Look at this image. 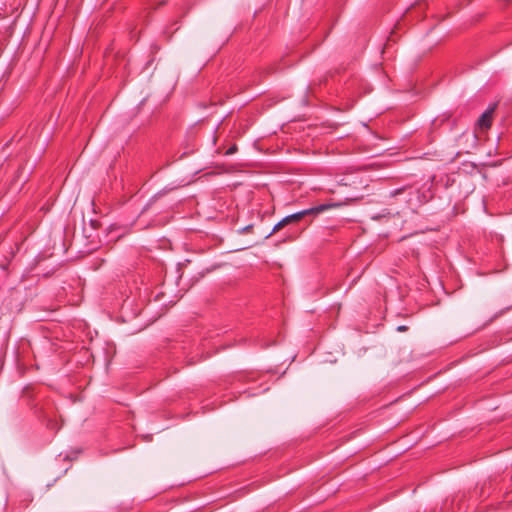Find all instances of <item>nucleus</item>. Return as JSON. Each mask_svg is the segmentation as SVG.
Returning <instances> with one entry per match:
<instances>
[{"label":"nucleus","mask_w":512,"mask_h":512,"mask_svg":"<svg viewBox=\"0 0 512 512\" xmlns=\"http://www.w3.org/2000/svg\"><path fill=\"white\" fill-rule=\"evenodd\" d=\"M333 205L331 204H320V205H317V206H314V207H311V208H308V209H304V210H301L299 212H296L294 214H291V215H288L286 217H284L285 219V222L288 224H291V223H295V222H298L308 216H311V217H316L318 216L320 213L330 209Z\"/></svg>","instance_id":"obj_1"},{"label":"nucleus","mask_w":512,"mask_h":512,"mask_svg":"<svg viewBox=\"0 0 512 512\" xmlns=\"http://www.w3.org/2000/svg\"><path fill=\"white\" fill-rule=\"evenodd\" d=\"M417 195V191L412 186H402L389 192V198L402 197L405 207L410 206V202Z\"/></svg>","instance_id":"obj_2"},{"label":"nucleus","mask_w":512,"mask_h":512,"mask_svg":"<svg viewBox=\"0 0 512 512\" xmlns=\"http://www.w3.org/2000/svg\"><path fill=\"white\" fill-rule=\"evenodd\" d=\"M478 138L475 133L464 131L458 138V145L462 146L460 153H469L471 149L477 146Z\"/></svg>","instance_id":"obj_3"},{"label":"nucleus","mask_w":512,"mask_h":512,"mask_svg":"<svg viewBox=\"0 0 512 512\" xmlns=\"http://www.w3.org/2000/svg\"><path fill=\"white\" fill-rule=\"evenodd\" d=\"M497 107V103H494L488 107V109L480 116L477 121V125L483 129H489L492 125L493 114Z\"/></svg>","instance_id":"obj_4"},{"label":"nucleus","mask_w":512,"mask_h":512,"mask_svg":"<svg viewBox=\"0 0 512 512\" xmlns=\"http://www.w3.org/2000/svg\"><path fill=\"white\" fill-rule=\"evenodd\" d=\"M287 225V223L285 222V219L283 218L282 220H280L277 224H275V226L273 227L272 231L268 234L267 237H270L271 235H273L274 233L278 232L279 230H281L283 227H285Z\"/></svg>","instance_id":"obj_5"},{"label":"nucleus","mask_w":512,"mask_h":512,"mask_svg":"<svg viewBox=\"0 0 512 512\" xmlns=\"http://www.w3.org/2000/svg\"><path fill=\"white\" fill-rule=\"evenodd\" d=\"M237 150H238V147H237V145L234 144L226 150L225 155H232V154L236 153Z\"/></svg>","instance_id":"obj_6"},{"label":"nucleus","mask_w":512,"mask_h":512,"mask_svg":"<svg viewBox=\"0 0 512 512\" xmlns=\"http://www.w3.org/2000/svg\"><path fill=\"white\" fill-rule=\"evenodd\" d=\"M160 196H161V194H160V193H158V194L154 195V196L149 200V202L147 203V205L145 206V209H146L147 207H149L152 203H154V202H155V201H156Z\"/></svg>","instance_id":"obj_7"},{"label":"nucleus","mask_w":512,"mask_h":512,"mask_svg":"<svg viewBox=\"0 0 512 512\" xmlns=\"http://www.w3.org/2000/svg\"><path fill=\"white\" fill-rule=\"evenodd\" d=\"M397 330L400 332H405L408 330V327L405 325H401V326H398Z\"/></svg>","instance_id":"obj_8"},{"label":"nucleus","mask_w":512,"mask_h":512,"mask_svg":"<svg viewBox=\"0 0 512 512\" xmlns=\"http://www.w3.org/2000/svg\"><path fill=\"white\" fill-rule=\"evenodd\" d=\"M250 229H252V225H248V226H246V227L244 228V231H246V232H247V231H250Z\"/></svg>","instance_id":"obj_9"}]
</instances>
